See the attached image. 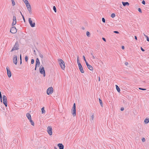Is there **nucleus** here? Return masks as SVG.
I'll return each mask as SVG.
<instances>
[{
    "mask_svg": "<svg viewBox=\"0 0 149 149\" xmlns=\"http://www.w3.org/2000/svg\"><path fill=\"white\" fill-rule=\"evenodd\" d=\"M24 3H25L26 6L28 10L29 14L31 15L32 14L31 9V6L27 0H25Z\"/></svg>",
    "mask_w": 149,
    "mask_h": 149,
    "instance_id": "f257e3e1",
    "label": "nucleus"
},
{
    "mask_svg": "<svg viewBox=\"0 0 149 149\" xmlns=\"http://www.w3.org/2000/svg\"><path fill=\"white\" fill-rule=\"evenodd\" d=\"M58 61L61 68L63 70H64L65 68V63L63 60L59 58L58 59Z\"/></svg>",
    "mask_w": 149,
    "mask_h": 149,
    "instance_id": "f03ea898",
    "label": "nucleus"
},
{
    "mask_svg": "<svg viewBox=\"0 0 149 149\" xmlns=\"http://www.w3.org/2000/svg\"><path fill=\"white\" fill-rule=\"evenodd\" d=\"M77 62L78 64L79 69L81 73H83L84 72V71L83 70V67L81 64L79 62V58L78 56H77Z\"/></svg>",
    "mask_w": 149,
    "mask_h": 149,
    "instance_id": "7ed1b4c3",
    "label": "nucleus"
},
{
    "mask_svg": "<svg viewBox=\"0 0 149 149\" xmlns=\"http://www.w3.org/2000/svg\"><path fill=\"white\" fill-rule=\"evenodd\" d=\"M19 44L18 41H17L14 45V46L12 49L11 50V52H12L15 50H17L19 49Z\"/></svg>",
    "mask_w": 149,
    "mask_h": 149,
    "instance_id": "20e7f679",
    "label": "nucleus"
},
{
    "mask_svg": "<svg viewBox=\"0 0 149 149\" xmlns=\"http://www.w3.org/2000/svg\"><path fill=\"white\" fill-rule=\"evenodd\" d=\"M39 71L41 74L43 75L44 77L45 76V70L44 68L42 66V65L40 66L39 68Z\"/></svg>",
    "mask_w": 149,
    "mask_h": 149,
    "instance_id": "39448f33",
    "label": "nucleus"
},
{
    "mask_svg": "<svg viewBox=\"0 0 149 149\" xmlns=\"http://www.w3.org/2000/svg\"><path fill=\"white\" fill-rule=\"evenodd\" d=\"M76 104L74 103L73 104V107L72 109V113L73 116H76Z\"/></svg>",
    "mask_w": 149,
    "mask_h": 149,
    "instance_id": "423d86ee",
    "label": "nucleus"
},
{
    "mask_svg": "<svg viewBox=\"0 0 149 149\" xmlns=\"http://www.w3.org/2000/svg\"><path fill=\"white\" fill-rule=\"evenodd\" d=\"M53 92V89L52 87H49L47 91V95H49L52 94Z\"/></svg>",
    "mask_w": 149,
    "mask_h": 149,
    "instance_id": "0eeeda50",
    "label": "nucleus"
},
{
    "mask_svg": "<svg viewBox=\"0 0 149 149\" xmlns=\"http://www.w3.org/2000/svg\"><path fill=\"white\" fill-rule=\"evenodd\" d=\"M3 104L6 107H7V98L6 96L4 95L3 96Z\"/></svg>",
    "mask_w": 149,
    "mask_h": 149,
    "instance_id": "6e6552de",
    "label": "nucleus"
},
{
    "mask_svg": "<svg viewBox=\"0 0 149 149\" xmlns=\"http://www.w3.org/2000/svg\"><path fill=\"white\" fill-rule=\"evenodd\" d=\"M10 32L12 33H16L17 29L15 26L12 27L10 30Z\"/></svg>",
    "mask_w": 149,
    "mask_h": 149,
    "instance_id": "1a4fd4ad",
    "label": "nucleus"
},
{
    "mask_svg": "<svg viewBox=\"0 0 149 149\" xmlns=\"http://www.w3.org/2000/svg\"><path fill=\"white\" fill-rule=\"evenodd\" d=\"M47 132L48 134L51 135L52 134V128L51 126H48L47 128Z\"/></svg>",
    "mask_w": 149,
    "mask_h": 149,
    "instance_id": "9d476101",
    "label": "nucleus"
},
{
    "mask_svg": "<svg viewBox=\"0 0 149 149\" xmlns=\"http://www.w3.org/2000/svg\"><path fill=\"white\" fill-rule=\"evenodd\" d=\"M6 69L7 71V73L8 76L9 78H10L11 76V72L8 67L7 66L6 68Z\"/></svg>",
    "mask_w": 149,
    "mask_h": 149,
    "instance_id": "9b49d317",
    "label": "nucleus"
},
{
    "mask_svg": "<svg viewBox=\"0 0 149 149\" xmlns=\"http://www.w3.org/2000/svg\"><path fill=\"white\" fill-rule=\"evenodd\" d=\"M29 22L31 26L32 27H33L35 26V23H33L32 21L31 20V19L30 18L29 19Z\"/></svg>",
    "mask_w": 149,
    "mask_h": 149,
    "instance_id": "f8f14e48",
    "label": "nucleus"
},
{
    "mask_svg": "<svg viewBox=\"0 0 149 149\" xmlns=\"http://www.w3.org/2000/svg\"><path fill=\"white\" fill-rule=\"evenodd\" d=\"M13 59V63L16 65L17 64V56L16 55H14Z\"/></svg>",
    "mask_w": 149,
    "mask_h": 149,
    "instance_id": "ddd939ff",
    "label": "nucleus"
},
{
    "mask_svg": "<svg viewBox=\"0 0 149 149\" xmlns=\"http://www.w3.org/2000/svg\"><path fill=\"white\" fill-rule=\"evenodd\" d=\"M88 68L91 70H93V67L90 65H89L88 63L87 62L85 63Z\"/></svg>",
    "mask_w": 149,
    "mask_h": 149,
    "instance_id": "4468645a",
    "label": "nucleus"
},
{
    "mask_svg": "<svg viewBox=\"0 0 149 149\" xmlns=\"http://www.w3.org/2000/svg\"><path fill=\"white\" fill-rule=\"evenodd\" d=\"M40 62L38 58H37L36 60V67H39L40 65Z\"/></svg>",
    "mask_w": 149,
    "mask_h": 149,
    "instance_id": "2eb2a0df",
    "label": "nucleus"
},
{
    "mask_svg": "<svg viewBox=\"0 0 149 149\" xmlns=\"http://www.w3.org/2000/svg\"><path fill=\"white\" fill-rule=\"evenodd\" d=\"M58 146L59 147V149H63L64 146L61 143H59L58 144Z\"/></svg>",
    "mask_w": 149,
    "mask_h": 149,
    "instance_id": "dca6fc26",
    "label": "nucleus"
},
{
    "mask_svg": "<svg viewBox=\"0 0 149 149\" xmlns=\"http://www.w3.org/2000/svg\"><path fill=\"white\" fill-rule=\"evenodd\" d=\"M122 3L123 6H129V3L128 2H122Z\"/></svg>",
    "mask_w": 149,
    "mask_h": 149,
    "instance_id": "f3484780",
    "label": "nucleus"
},
{
    "mask_svg": "<svg viewBox=\"0 0 149 149\" xmlns=\"http://www.w3.org/2000/svg\"><path fill=\"white\" fill-rule=\"evenodd\" d=\"M26 116L29 120H30V119H31V115L29 113H27Z\"/></svg>",
    "mask_w": 149,
    "mask_h": 149,
    "instance_id": "a211bd4d",
    "label": "nucleus"
},
{
    "mask_svg": "<svg viewBox=\"0 0 149 149\" xmlns=\"http://www.w3.org/2000/svg\"><path fill=\"white\" fill-rule=\"evenodd\" d=\"M149 122V119L148 118H146L144 120V123L145 124H148Z\"/></svg>",
    "mask_w": 149,
    "mask_h": 149,
    "instance_id": "6ab92c4d",
    "label": "nucleus"
},
{
    "mask_svg": "<svg viewBox=\"0 0 149 149\" xmlns=\"http://www.w3.org/2000/svg\"><path fill=\"white\" fill-rule=\"evenodd\" d=\"M116 89L118 92H120V89L119 87L117 85H116Z\"/></svg>",
    "mask_w": 149,
    "mask_h": 149,
    "instance_id": "aec40b11",
    "label": "nucleus"
},
{
    "mask_svg": "<svg viewBox=\"0 0 149 149\" xmlns=\"http://www.w3.org/2000/svg\"><path fill=\"white\" fill-rule=\"evenodd\" d=\"M99 100L100 105L102 107H103V104L102 100L100 98H99Z\"/></svg>",
    "mask_w": 149,
    "mask_h": 149,
    "instance_id": "412c9836",
    "label": "nucleus"
},
{
    "mask_svg": "<svg viewBox=\"0 0 149 149\" xmlns=\"http://www.w3.org/2000/svg\"><path fill=\"white\" fill-rule=\"evenodd\" d=\"M39 56L42 59H43V55L40 52H38Z\"/></svg>",
    "mask_w": 149,
    "mask_h": 149,
    "instance_id": "4be33fe9",
    "label": "nucleus"
},
{
    "mask_svg": "<svg viewBox=\"0 0 149 149\" xmlns=\"http://www.w3.org/2000/svg\"><path fill=\"white\" fill-rule=\"evenodd\" d=\"M29 120L30 122L31 123V124L33 125H34V123L33 121L31 120V119H30V120Z\"/></svg>",
    "mask_w": 149,
    "mask_h": 149,
    "instance_id": "5701e85b",
    "label": "nucleus"
},
{
    "mask_svg": "<svg viewBox=\"0 0 149 149\" xmlns=\"http://www.w3.org/2000/svg\"><path fill=\"white\" fill-rule=\"evenodd\" d=\"M86 35L88 37H90L91 36V34L88 31L86 32Z\"/></svg>",
    "mask_w": 149,
    "mask_h": 149,
    "instance_id": "b1692460",
    "label": "nucleus"
},
{
    "mask_svg": "<svg viewBox=\"0 0 149 149\" xmlns=\"http://www.w3.org/2000/svg\"><path fill=\"white\" fill-rule=\"evenodd\" d=\"M16 23V20H13V22L12 23V26H14L15 25Z\"/></svg>",
    "mask_w": 149,
    "mask_h": 149,
    "instance_id": "393cba45",
    "label": "nucleus"
},
{
    "mask_svg": "<svg viewBox=\"0 0 149 149\" xmlns=\"http://www.w3.org/2000/svg\"><path fill=\"white\" fill-rule=\"evenodd\" d=\"M41 110H42V113H45V111L44 110V107L42 108Z\"/></svg>",
    "mask_w": 149,
    "mask_h": 149,
    "instance_id": "a878e982",
    "label": "nucleus"
},
{
    "mask_svg": "<svg viewBox=\"0 0 149 149\" xmlns=\"http://www.w3.org/2000/svg\"><path fill=\"white\" fill-rule=\"evenodd\" d=\"M53 9L54 10V11L55 13H56V8L55 6H54L53 7Z\"/></svg>",
    "mask_w": 149,
    "mask_h": 149,
    "instance_id": "bb28decb",
    "label": "nucleus"
},
{
    "mask_svg": "<svg viewBox=\"0 0 149 149\" xmlns=\"http://www.w3.org/2000/svg\"><path fill=\"white\" fill-rule=\"evenodd\" d=\"M12 2V5L13 6H14L15 5V2L14 1V0H11Z\"/></svg>",
    "mask_w": 149,
    "mask_h": 149,
    "instance_id": "cd10ccee",
    "label": "nucleus"
},
{
    "mask_svg": "<svg viewBox=\"0 0 149 149\" xmlns=\"http://www.w3.org/2000/svg\"><path fill=\"white\" fill-rule=\"evenodd\" d=\"M111 16L112 18H114L115 16V14L114 13H112Z\"/></svg>",
    "mask_w": 149,
    "mask_h": 149,
    "instance_id": "c85d7f7f",
    "label": "nucleus"
},
{
    "mask_svg": "<svg viewBox=\"0 0 149 149\" xmlns=\"http://www.w3.org/2000/svg\"><path fill=\"white\" fill-rule=\"evenodd\" d=\"M25 59L26 62H27L28 60V58L27 56H26L25 57Z\"/></svg>",
    "mask_w": 149,
    "mask_h": 149,
    "instance_id": "c756f323",
    "label": "nucleus"
},
{
    "mask_svg": "<svg viewBox=\"0 0 149 149\" xmlns=\"http://www.w3.org/2000/svg\"><path fill=\"white\" fill-rule=\"evenodd\" d=\"M34 60L33 59H32L31 60V63L32 64H33L34 63Z\"/></svg>",
    "mask_w": 149,
    "mask_h": 149,
    "instance_id": "7c9ffc66",
    "label": "nucleus"
},
{
    "mask_svg": "<svg viewBox=\"0 0 149 149\" xmlns=\"http://www.w3.org/2000/svg\"><path fill=\"white\" fill-rule=\"evenodd\" d=\"M138 10L140 13H142L141 10L140 8H139L138 9Z\"/></svg>",
    "mask_w": 149,
    "mask_h": 149,
    "instance_id": "2f4dec72",
    "label": "nucleus"
},
{
    "mask_svg": "<svg viewBox=\"0 0 149 149\" xmlns=\"http://www.w3.org/2000/svg\"><path fill=\"white\" fill-rule=\"evenodd\" d=\"M139 90H146V89L143 88H139Z\"/></svg>",
    "mask_w": 149,
    "mask_h": 149,
    "instance_id": "473e14b6",
    "label": "nucleus"
},
{
    "mask_svg": "<svg viewBox=\"0 0 149 149\" xmlns=\"http://www.w3.org/2000/svg\"><path fill=\"white\" fill-rule=\"evenodd\" d=\"M102 22H104V23H105V19L104 17H103L102 18Z\"/></svg>",
    "mask_w": 149,
    "mask_h": 149,
    "instance_id": "72a5a7b5",
    "label": "nucleus"
},
{
    "mask_svg": "<svg viewBox=\"0 0 149 149\" xmlns=\"http://www.w3.org/2000/svg\"><path fill=\"white\" fill-rule=\"evenodd\" d=\"M147 40L148 41H149V39L148 37L147 36H145Z\"/></svg>",
    "mask_w": 149,
    "mask_h": 149,
    "instance_id": "f704fd0d",
    "label": "nucleus"
},
{
    "mask_svg": "<svg viewBox=\"0 0 149 149\" xmlns=\"http://www.w3.org/2000/svg\"><path fill=\"white\" fill-rule=\"evenodd\" d=\"M16 20V18L15 16H13V20Z\"/></svg>",
    "mask_w": 149,
    "mask_h": 149,
    "instance_id": "c9c22d12",
    "label": "nucleus"
},
{
    "mask_svg": "<svg viewBox=\"0 0 149 149\" xmlns=\"http://www.w3.org/2000/svg\"><path fill=\"white\" fill-rule=\"evenodd\" d=\"M83 57L84 59V61H85V63L87 61L86 59L85 56H83Z\"/></svg>",
    "mask_w": 149,
    "mask_h": 149,
    "instance_id": "e433bc0d",
    "label": "nucleus"
},
{
    "mask_svg": "<svg viewBox=\"0 0 149 149\" xmlns=\"http://www.w3.org/2000/svg\"><path fill=\"white\" fill-rule=\"evenodd\" d=\"M142 3L143 5L145 4V1L144 0H143L142 1Z\"/></svg>",
    "mask_w": 149,
    "mask_h": 149,
    "instance_id": "4c0bfd02",
    "label": "nucleus"
},
{
    "mask_svg": "<svg viewBox=\"0 0 149 149\" xmlns=\"http://www.w3.org/2000/svg\"><path fill=\"white\" fill-rule=\"evenodd\" d=\"M113 32L115 33H117V34L119 33V32L118 31H113Z\"/></svg>",
    "mask_w": 149,
    "mask_h": 149,
    "instance_id": "58836bf2",
    "label": "nucleus"
},
{
    "mask_svg": "<svg viewBox=\"0 0 149 149\" xmlns=\"http://www.w3.org/2000/svg\"><path fill=\"white\" fill-rule=\"evenodd\" d=\"M142 141L143 142L145 141V138H143V139H142Z\"/></svg>",
    "mask_w": 149,
    "mask_h": 149,
    "instance_id": "ea45409f",
    "label": "nucleus"
},
{
    "mask_svg": "<svg viewBox=\"0 0 149 149\" xmlns=\"http://www.w3.org/2000/svg\"><path fill=\"white\" fill-rule=\"evenodd\" d=\"M124 110V108L123 107H122L120 108V110L121 111H123Z\"/></svg>",
    "mask_w": 149,
    "mask_h": 149,
    "instance_id": "a19ab883",
    "label": "nucleus"
},
{
    "mask_svg": "<svg viewBox=\"0 0 149 149\" xmlns=\"http://www.w3.org/2000/svg\"><path fill=\"white\" fill-rule=\"evenodd\" d=\"M22 18H23V20L24 21V22H25V19L24 17V16L23 15H22Z\"/></svg>",
    "mask_w": 149,
    "mask_h": 149,
    "instance_id": "79ce46f5",
    "label": "nucleus"
},
{
    "mask_svg": "<svg viewBox=\"0 0 149 149\" xmlns=\"http://www.w3.org/2000/svg\"><path fill=\"white\" fill-rule=\"evenodd\" d=\"M141 50H142V51L143 52H144L145 51V50L143 49L141 47Z\"/></svg>",
    "mask_w": 149,
    "mask_h": 149,
    "instance_id": "37998d69",
    "label": "nucleus"
},
{
    "mask_svg": "<svg viewBox=\"0 0 149 149\" xmlns=\"http://www.w3.org/2000/svg\"><path fill=\"white\" fill-rule=\"evenodd\" d=\"M102 39L105 42H106V40L105 39V38H103V37L102 38Z\"/></svg>",
    "mask_w": 149,
    "mask_h": 149,
    "instance_id": "c03bdc74",
    "label": "nucleus"
},
{
    "mask_svg": "<svg viewBox=\"0 0 149 149\" xmlns=\"http://www.w3.org/2000/svg\"><path fill=\"white\" fill-rule=\"evenodd\" d=\"M91 119L92 120H93L94 118V116L93 115H92L91 116Z\"/></svg>",
    "mask_w": 149,
    "mask_h": 149,
    "instance_id": "a18cd8bd",
    "label": "nucleus"
},
{
    "mask_svg": "<svg viewBox=\"0 0 149 149\" xmlns=\"http://www.w3.org/2000/svg\"><path fill=\"white\" fill-rule=\"evenodd\" d=\"M0 100H1V102H2V95H1L0 96Z\"/></svg>",
    "mask_w": 149,
    "mask_h": 149,
    "instance_id": "49530a36",
    "label": "nucleus"
},
{
    "mask_svg": "<svg viewBox=\"0 0 149 149\" xmlns=\"http://www.w3.org/2000/svg\"><path fill=\"white\" fill-rule=\"evenodd\" d=\"M20 60H22V55L21 54H20Z\"/></svg>",
    "mask_w": 149,
    "mask_h": 149,
    "instance_id": "de8ad7c7",
    "label": "nucleus"
},
{
    "mask_svg": "<svg viewBox=\"0 0 149 149\" xmlns=\"http://www.w3.org/2000/svg\"><path fill=\"white\" fill-rule=\"evenodd\" d=\"M134 38L136 40H137V37L136 36H134Z\"/></svg>",
    "mask_w": 149,
    "mask_h": 149,
    "instance_id": "09e8293b",
    "label": "nucleus"
},
{
    "mask_svg": "<svg viewBox=\"0 0 149 149\" xmlns=\"http://www.w3.org/2000/svg\"><path fill=\"white\" fill-rule=\"evenodd\" d=\"M122 49H124L125 48L124 47V46H122Z\"/></svg>",
    "mask_w": 149,
    "mask_h": 149,
    "instance_id": "8fccbe9b",
    "label": "nucleus"
},
{
    "mask_svg": "<svg viewBox=\"0 0 149 149\" xmlns=\"http://www.w3.org/2000/svg\"><path fill=\"white\" fill-rule=\"evenodd\" d=\"M34 54L35 55H36V51L35 50H34Z\"/></svg>",
    "mask_w": 149,
    "mask_h": 149,
    "instance_id": "3c124183",
    "label": "nucleus"
},
{
    "mask_svg": "<svg viewBox=\"0 0 149 149\" xmlns=\"http://www.w3.org/2000/svg\"><path fill=\"white\" fill-rule=\"evenodd\" d=\"M125 65H127L128 64V63L127 62H125Z\"/></svg>",
    "mask_w": 149,
    "mask_h": 149,
    "instance_id": "603ef678",
    "label": "nucleus"
},
{
    "mask_svg": "<svg viewBox=\"0 0 149 149\" xmlns=\"http://www.w3.org/2000/svg\"><path fill=\"white\" fill-rule=\"evenodd\" d=\"M22 60H20V64H22Z\"/></svg>",
    "mask_w": 149,
    "mask_h": 149,
    "instance_id": "864d4df0",
    "label": "nucleus"
},
{
    "mask_svg": "<svg viewBox=\"0 0 149 149\" xmlns=\"http://www.w3.org/2000/svg\"><path fill=\"white\" fill-rule=\"evenodd\" d=\"M70 24L72 23V20H70Z\"/></svg>",
    "mask_w": 149,
    "mask_h": 149,
    "instance_id": "5fc2aeb1",
    "label": "nucleus"
},
{
    "mask_svg": "<svg viewBox=\"0 0 149 149\" xmlns=\"http://www.w3.org/2000/svg\"><path fill=\"white\" fill-rule=\"evenodd\" d=\"M100 77H98V81H100Z\"/></svg>",
    "mask_w": 149,
    "mask_h": 149,
    "instance_id": "6e6d98bb",
    "label": "nucleus"
},
{
    "mask_svg": "<svg viewBox=\"0 0 149 149\" xmlns=\"http://www.w3.org/2000/svg\"><path fill=\"white\" fill-rule=\"evenodd\" d=\"M92 57H93V59H95V57H94V56H92Z\"/></svg>",
    "mask_w": 149,
    "mask_h": 149,
    "instance_id": "4d7b16f0",
    "label": "nucleus"
},
{
    "mask_svg": "<svg viewBox=\"0 0 149 149\" xmlns=\"http://www.w3.org/2000/svg\"><path fill=\"white\" fill-rule=\"evenodd\" d=\"M37 67H36V66L35 65V70H36V68H37Z\"/></svg>",
    "mask_w": 149,
    "mask_h": 149,
    "instance_id": "13d9d810",
    "label": "nucleus"
},
{
    "mask_svg": "<svg viewBox=\"0 0 149 149\" xmlns=\"http://www.w3.org/2000/svg\"><path fill=\"white\" fill-rule=\"evenodd\" d=\"M91 55H92V56H93V53H91Z\"/></svg>",
    "mask_w": 149,
    "mask_h": 149,
    "instance_id": "bf43d9fd",
    "label": "nucleus"
},
{
    "mask_svg": "<svg viewBox=\"0 0 149 149\" xmlns=\"http://www.w3.org/2000/svg\"><path fill=\"white\" fill-rule=\"evenodd\" d=\"M20 13H21V15L22 16V15H23L22 14V13L21 12H20Z\"/></svg>",
    "mask_w": 149,
    "mask_h": 149,
    "instance_id": "052dcab7",
    "label": "nucleus"
},
{
    "mask_svg": "<svg viewBox=\"0 0 149 149\" xmlns=\"http://www.w3.org/2000/svg\"><path fill=\"white\" fill-rule=\"evenodd\" d=\"M143 35L145 36H147L144 33H143Z\"/></svg>",
    "mask_w": 149,
    "mask_h": 149,
    "instance_id": "680f3d73",
    "label": "nucleus"
},
{
    "mask_svg": "<svg viewBox=\"0 0 149 149\" xmlns=\"http://www.w3.org/2000/svg\"><path fill=\"white\" fill-rule=\"evenodd\" d=\"M1 95V91H0V96Z\"/></svg>",
    "mask_w": 149,
    "mask_h": 149,
    "instance_id": "e2e57ef3",
    "label": "nucleus"
},
{
    "mask_svg": "<svg viewBox=\"0 0 149 149\" xmlns=\"http://www.w3.org/2000/svg\"><path fill=\"white\" fill-rule=\"evenodd\" d=\"M82 29H84V27H83V28H82Z\"/></svg>",
    "mask_w": 149,
    "mask_h": 149,
    "instance_id": "0e129e2a",
    "label": "nucleus"
},
{
    "mask_svg": "<svg viewBox=\"0 0 149 149\" xmlns=\"http://www.w3.org/2000/svg\"><path fill=\"white\" fill-rule=\"evenodd\" d=\"M120 8H122V7L121 6H120Z\"/></svg>",
    "mask_w": 149,
    "mask_h": 149,
    "instance_id": "69168bd1",
    "label": "nucleus"
}]
</instances>
